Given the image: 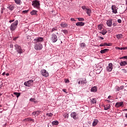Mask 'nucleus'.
Listing matches in <instances>:
<instances>
[{"mask_svg":"<svg viewBox=\"0 0 127 127\" xmlns=\"http://www.w3.org/2000/svg\"><path fill=\"white\" fill-rule=\"evenodd\" d=\"M118 22L119 23H122V20H121V19H119L118 20Z\"/></svg>","mask_w":127,"mask_h":127,"instance_id":"obj_48","label":"nucleus"},{"mask_svg":"<svg viewBox=\"0 0 127 127\" xmlns=\"http://www.w3.org/2000/svg\"><path fill=\"white\" fill-rule=\"evenodd\" d=\"M70 117L74 120H77L78 119V114L76 112H71L70 114Z\"/></svg>","mask_w":127,"mask_h":127,"instance_id":"obj_9","label":"nucleus"},{"mask_svg":"<svg viewBox=\"0 0 127 127\" xmlns=\"http://www.w3.org/2000/svg\"><path fill=\"white\" fill-rule=\"evenodd\" d=\"M77 82L79 84H81V79L77 80Z\"/></svg>","mask_w":127,"mask_h":127,"instance_id":"obj_51","label":"nucleus"},{"mask_svg":"<svg viewBox=\"0 0 127 127\" xmlns=\"http://www.w3.org/2000/svg\"><path fill=\"white\" fill-rule=\"evenodd\" d=\"M52 42L54 43H55V42H56L57 41V40H58V38H57V35H56L55 34H53L52 35V38H51Z\"/></svg>","mask_w":127,"mask_h":127,"instance_id":"obj_8","label":"nucleus"},{"mask_svg":"<svg viewBox=\"0 0 127 127\" xmlns=\"http://www.w3.org/2000/svg\"><path fill=\"white\" fill-rule=\"evenodd\" d=\"M90 103H91V104H93V105L94 104H97V99H96V98H93L91 100Z\"/></svg>","mask_w":127,"mask_h":127,"instance_id":"obj_27","label":"nucleus"},{"mask_svg":"<svg viewBox=\"0 0 127 127\" xmlns=\"http://www.w3.org/2000/svg\"><path fill=\"white\" fill-rule=\"evenodd\" d=\"M41 74L43 77H47L49 76V73L46 70V69H43L41 70Z\"/></svg>","mask_w":127,"mask_h":127,"instance_id":"obj_7","label":"nucleus"},{"mask_svg":"<svg viewBox=\"0 0 127 127\" xmlns=\"http://www.w3.org/2000/svg\"><path fill=\"white\" fill-rule=\"evenodd\" d=\"M4 14H8V12L7 11V10H5V9H4Z\"/></svg>","mask_w":127,"mask_h":127,"instance_id":"obj_43","label":"nucleus"},{"mask_svg":"<svg viewBox=\"0 0 127 127\" xmlns=\"http://www.w3.org/2000/svg\"><path fill=\"white\" fill-rule=\"evenodd\" d=\"M81 84H86L87 83V80L86 78H80Z\"/></svg>","mask_w":127,"mask_h":127,"instance_id":"obj_22","label":"nucleus"},{"mask_svg":"<svg viewBox=\"0 0 127 127\" xmlns=\"http://www.w3.org/2000/svg\"><path fill=\"white\" fill-rule=\"evenodd\" d=\"M46 116L48 117L49 118H52V117L53 116V114L51 113H47L46 114Z\"/></svg>","mask_w":127,"mask_h":127,"instance_id":"obj_32","label":"nucleus"},{"mask_svg":"<svg viewBox=\"0 0 127 127\" xmlns=\"http://www.w3.org/2000/svg\"><path fill=\"white\" fill-rule=\"evenodd\" d=\"M70 20L71 21H76V20H75V19L74 18H71Z\"/></svg>","mask_w":127,"mask_h":127,"instance_id":"obj_49","label":"nucleus"},{"mask_svg":"<svg viewBox=\"0 0 127 127\" xmlns=\"http://www.w3.org/2000/svg\"><path fill=\"white\" fill-rule=\"evenodd\" d=\"M124 88H125L124 86H121L120 87L119 90H123V89H124Z\"/></svg>","mask_w":127,"mask_h":127,"instance_id":"obj_45","label":"nucleus"},{"mask_svg":"<svg viewBox=\"0 0 127 127\" xmlns=\"http://www.w3.org/2000/svg\"><path fill=\"white\" fill-rule=\"evenodd\" d=\"M116 49H117L118 50H123V47L120 48V47H116Z\"/></svg>","mask_w":127,"mask_h":127,"instance_id":"obj_42","label":"nucleus"},{"mask_svg":"<svg viewBox=\"0 0 127 127\" xmlns=\"http://www.w3.org/2000/svg\"><path fill=\"white\" fill-rule=\"evenodd\" d=\"M17 38H18V36L17 37H15L13 38V40H14V41H15V40H16V39H17Z\"/></svg>","mask_w":127,"mask_h":127,"instance_id":"obj_47","label":"nucleus"},{"mask_svg":"<svg viewBox=\"0 0 127 127\" xmlns=\"http://www.w3.org/2000/svg\"><path fill=\"white\" fill-rule=\"evenodd\" d=\"M97 91H98V88H97V86H94L91 89V92H93V93H96Z\"/></svg>","mask_w":127,"mask_h":127,"instance_id":"obj_18","label":"nucleus"},{"mask_svg":"<svg viewBox=\"0 0 127 127\" xmlns=\"http://www.w3.org/2000/svg\"><path fill=\"white\" fill-rule=\"evenodd\" d=\"M99 38H100L101 40H104V37H100Z\"/></svg>","mask_w":127,"mask_h":127,"instance_id":"obj_56","label":"nucleus"},{"mask_svg":"<svg viewBox=\"0 0 127 127\" xmlns=\"http://www.w3.org/2000/svg\"><path fill=\"white\" fill-rule=\"evenodd\" d=\"M112 46L111 43H109V44H108L107 43H103V46Z\"/></svg>","mask_w":127,"mask_h":127,"instance_id":"obj_35","label":"nucleus"},{"mask_svg":"<svg viewBox=\"0 0 127 127\" xmlns=\"http://www.w3.org/2000/svg\"><path fill=\"white\" fill-rule=\"evenodd\" d=\"M120 64L121 66H126V65H127V61H121Z\"/></svg>","mask_w":127,"mask_h":127,"instance_id":"obj_24","label":"nucleus"},{"mask_svg":"<svg viewBox=\"0 0 127 127\" xmlns=\"http://www.w3.org/2000/svg\"><path fill=\"white\" fill-rule=\"evenodd\" d=\"M116 37L118 39H121V38H123V35L122 34H118L116 36Z\"/></svg>","mask_w":127,"mask_h":127,"instance_id":"obj_33","label":"nucleus"},{"mask_svg":"<svg viewBox=\"0 0 127 127\" xmlns=\"http://www.w3.org/2000/svg\"><path fill=\"white\" fill-rule=\"evenodd\" d=\"M34 81L33 80H29L24 83V85L26 87H31L33 85Z\"/></svg>","mask_w":127,"mask_h":127,"instance_id":"obj_6","label":"nucleus"},{"mask_svg":"<svg viewBox=\"0 0 127 127\" xmlns=\"http://www.w3.org/2000/svg\"><path fill=\"white\" fill-rule=\"evenodd\" d=\"M111 98H112V96L111 95L108 96V99H111Z\"/></svg>","mask_w":127,"mask_h":127,"instance_id":"obj_61","label":"nucleus"},{"mask_svg":"<svg viewBox=\"0 0 127 127\" xmlns=\"http://www.w3.org/2000/svg\"><path fill=\"white\" fill-rule=\"evenodd\" d=\"M97 28L98 30H100V31H102V29H103V25L100 24L98 26Z\"/></svg>","mask_w":127,"mask_h":127,"instance_id":"obj_30","label":"nucleus"},{"mask_svg":"<svg viewBox=\"0 0 127 127\" xmlns=\"http://www.w3.org/2000/svg\"><path fill=\"white\" fill-rule=\"evenodd\" d=\"M29 101L33 102V103H35V104H36V103L37 102V101H36L35 98H32L30 99Z\"/></svg>","mask_w":127,"mask_h":127,"instance_id":"obj_29","label":"nucleus"},{"mask_svg":"<svg viewBox=\"0 0 127 127\" xmlns=\"http://www.w3.org/2000/svg\"><path fill=\"white\" fill-rule=\"evenodd\" d=\"M122 70L123 71V73H127V71L125 69H122Z\"/></svg>","mask_w":127,"mask_h":127,"instance_id":"obj_46","label":"nucleus"},{"mask_svg":"<svg viewBox=\"0 0 127 127\" xmlns=\"http://www.w3.org/2000/svg\"><path fill=\"white\" fill-rule=\"evenodd\" d=\"M32 3V5L35 8H37L38 9L40 8V3L39 2V1L35 0L33 1Z\"/></svg>","mask_w":127,"mask_h":127,"instance_id":"obj_3","label":"nucleus"},{"mask_svg":"<svg viewBox=\"0 0 127 127\" xmlns=\"http://www.w3.org/2000/svg\"><path fill=\"white\" fill-rule=\"evenodd\" d=\"M55 30H57V28H53V29H52V32H53V31H55Z\"/></svg>","mask_w":127,"mask_h":127,"instance_id":"obj_44","label":"nucleus"},{"mask_svg":"<svg viewBox=\"0 0 127 127\" xmlns=\"http://www.w3.org/2000/svg\"><path fill=\"white\" fill-rule=\"evenodd\" d=\"M14 47L16 51L18 52L19 54H21V53H23V50L21 49V47H20L17 44H15L14 45Z\"/></svg>","mask_w":127,"mask_h":127,"instance_id":"obj_5","label":"nucleus"},{"mask_svg":"<svg viewBox=\"0 0 127 127\" xmlns=\"http://www.w3.org/2000/svg\"><path fill=\"white\" fill-rule=\"evenodd\" d=\"M78 21H84V20H85V19H84V18H82V17H80V18H76Z\"/></svg>","mask_w":127,"mask_h":127,"instance_id":"obj_36","label":"nucleus"},{"mask_svg":"<svg viewBox=\"0 0 127 127\" xmlns=\"http://www.w3.org/2000/svg\"><path fill=\"white\" fill-rule=\"evenodd\" d=\"M106 70L108 72H111L113 70V64L109 63L108 66L107 67Z\"/></svg>","mask_w":127,"mask_h":127,"instance_id":"obj_10","label":"nucleus"},{"mask_svg":"<svg viewBox=\"0 0 127 127\" xmlns=\"http://www.w3.org/2000/svg\"><path fill=\"white\" fill-rule=\"evenodd\" d=\"M111 8L112 9V12L113 13H118V8L116 5H113L111 7Z\"/></svg>","mask_w":127,"mask_h":127,"instance_id":"obj_12","label":"nucleus"},{"mask_svg":"<svg viewBox=\"0 0 127 127\" xmlns=\"http://www.w3.org/2000/svg\"><path fill=\"white\" fill-rule=\"evenodd\" d=\"M99 32L100 33L102 34V35H106V34H107V33L108 32V31H107V29H103V30H101V31Z\"/></svg>","mask_w":127,"mask_h":127,"instance_id":"obj_15","label":"nucleus"},{"mask_svg":"<svg viewBox=\"0 0 127 127\" xmlns=\"http://www.w3.org/2000/svg\"><path fill=\"white\" fill-rule=\"evenodd\" d=\"M122 50H127V47L122 48Z\"/></svg>","mask_w":127,"mask_h":127,"instance_id":"obj_50","label":"nucleus"},{"mask_svg":"<svg viewBox=\"0 0 127 127\" xmlns=\"http://www.w3.org/2000/svg\"><path fill=\"white\" fill-rule=\"evenodd\" d=\"M43 38L41 37H38L35 38L33 40V43L35 44L34 49L35 50H41L43 48V46L41 42H43Z\"/></svg>","mask_w":127,"mask_h":127,"instance_id":"obj_1","label":"nucleus"},{"mask_svg":"<svg viewBox=\"0 0 127 127\" xmlns=\"http://www.w3.org/2000/svg\"><path fill=\"white\" fill-rule=\"evenodd\" d=\"M81 8L86 12L88 16H91V13H92V10L91 9L87 8L85 5L82 6Z\"/></svg>","mask_w":127,"mask_h":127,"instance_id":"obj_4","label":"nucleus"},{"mask_svg":"<svg viewBox=\"0 0 127 127\" xmlns=\"http://www.w3.org/2000/svg\"><path fill=\"white\" fill-rule=\"evenodd\" d=\"M64 81H65V83H70V81L69 80V79H64Z\"/></svg>","mask_w":127,"mask_h":127,"instance_id":"obj_41","label":"nucleus"},{"mask_svg":"<svg viewBox=\"0 0 127 127\" xmlns=\"http://www.w3.org/2000/svg\"><path fill=\"white\" fill-rule=\"evenodd\" d=\"M124 106V102H117L115 105V108H120Z\"/></svg>","mask_w":127,"mask_h":127,"instance_id":"obj_13","label":"nucleus"},{"mask_svg":"<svg viewBox=\"0 0 127 127\" xmlns=\"http://www.w3.org/2000/svg\"><path fill=\"white\" fill-rule=\"evenodd\" d=\"M108 51H109V49H104V50H102L100 51V53L101 54H105V53L108 52Z\"/></svg>","mask_w":127,"mask_h":127,"instance_id":"obj_26","label":"nucleus"},{"mask_svg":"<svg viewBox=\"0 0 127 127\" xmlns=\"http://www.w3.org/2000/svg\"><path fill=\"white\" fill-rule=\"evenodd\" d=\"M2 75V76H4V75H5V72H3Z\"/></svg>","mask_w":127,"mask_h":127,"instance_id":"obj_59","label":"nucleus"},{"mask_svg":"<svg viewBox=\"0 0 127 127\" xmlns=\"http://www.w3.org/2000/svg\"><path fill=\"white\" fill-rule=\"evenodd\" d=\"M24 122H34V120L30 118H27L24 120Z\"/></svg>","mask_w":127,"mask_h":127,"instance_id":"obj_20","label":"nucleus"},{"mask_svg":"<svg viewBox=\"0 0 127 127\" xmlns=\"http://www.w3.org/2000/svg\"><path fill=\"white\" fill-rule=\"evenodd\" d=\"M77 26H84L85 25V23L83 22H78L76 23Z\"/></svg>","mask_w":127,"mask_h":127,"instance_id":"obj_17","label":"nucleus"},{"mask_svg":"<svg viewBox=\"0 0 127 127\" xmlns=\"http://www.w3.org/2000/svg\"><path fill=\"white\" fill-rule=\"evenodd\" d=\"M98 123H99V120H98L97 119H95L93 121V122L92 124L93 127H96V126L98 125Z\"/></svg>","mask_w":127,"mask_h":127,"instance_id":"obj_19","label":"nucleus"},{"mask_svg":"<svg viewBox=\"0 0 127 127\" xmlns=\"http://www.w3.org/2000/svg\"><path fill=\"white\" fill-rule=\"evenodd\" d=\"M27 12H28L27 10H24V11H23V12L24 13H27Z\"/></svg>","mask_w":127,"mask_h":127,"instance_id":"obj_57","label":"nucleus"},{"mask_svg":"<svg viewBox=\"0 0 127 127\" xmlns=\"http://www.w3.org/2000/svg\"><path fill=\"white\" fill-rule=\"evenodd\" d=\"M113 26H117V23H113Z\"/></svg>","mask_w":127,"mask_h":127,"instance_id":"obj_54","label":"nucleus"},{"mask_svg":"<svg viewBox=\"0 0 127 127\" xmlns=\"http://www.w3.org/2000/svg\"><path fill=\"white\" fill-rule=\"evenodd\" d=\"M85 46H86V44H85V43H82L80 44V47H81V48H84V47H85Z\"/></svg>","mask_w":127,"mask_h":127,"instance_id":"obj_37","label":"nucleus"},{"mask_svg":"<svg viewBox=\"0 0 127 127\" xmlns=\"http://www.w3.org/2000/svg\"><path fill=\"white\" fill-rule=\"evenodd\" d=\"M125 117H126L127 118V113L126 114Z\"/></svg>","mask_w":127,"mask_h":127,"instance_id":"obj_63","label":"nucleus"},{"mask_svg":"<svg viewBox=\"0 0 127 127\" xmlns=\"http://www.w3.org/2000/svg\"><path fill=\"white\" fill-rule=\"evenodd\" d=\"M99 46H100V47H103V46H104V44H101L99 45Z\"/></svg>","mask_w":127,"mask_h":127,"instance_id":"obj_55","label":"nucleus"},{"mask_svg":"<svg viewBox=\"0 0 127 127\" xmlns=\"http://www.w3.org/2000/svg\"><path fill=\"white\" fill-rule=\"evenodd\" d=\"M106 24L109 27H112V26L113 25V19L110 18L109 20H108L107 21Z\"/></svg>","mask_w":127,"mask_h":127,"instance_id":"obj_11","label":"nucleus"},{"mask_svg":"<svg viewBox=\"0 0 127 127\" xmlns=\"http://www.w3.org/2000/svg\"><path fill=\"white\" fill-rule=\"evenodd\" d=\"M62 32H63V33H64V34H67L68 33V31H67V30H63L62 31Z\"/></svg>","mask_w":127,"mask_h":127,"instance_id":"obj_38","label":"nucleus"},{"mask_svg":"<svg viewBox=\"0 0 127 127\" xmlns=\"http://www.w3.org/2000/svg\"><path fill=\"white\" fill-rule=\"evenodd\" d=\"M37 11L33 10L30 12V14L31 15H36L37 14Z\"/></svg>","mask_w":127,"mask_h":127,"instance_id":"obj_25","label":"nucleus"},{"mask_svg":"<svg viewBox=\"0 0 127 127\" xmlns=\"http://www.w3.org/2000/svg\"><path fill=\"white\" fill-rule=\"evenodd\" d=\"M126 5H127V0H126Z\"/></svg>","mask_w":127,"mask_h":127,"instance_id":"obj_64","label":"nucleus"},{"mask_svg":"<svg viewBox=\"0 0 127 127\" xmlns=\"http://www.w3.org/2000/svg\"><path fill=\"white\" fill-rule=\"evenodd\" d=\"M13 95H15V96H16L17 98H18L19 96H20V93L14 92Z\"/></svg>","mask_w":127,"mask_h":127,"instance_id":"obj_34","label":"nucleus"},{"mask_svg":"<svg viewBox=\"0 0 127 127\" xmlns=\"http://www.w3.org/2000/svg\"><path fill=\"white\" fill-rule=\"evenodd\" d=\"M63 92H66V90L65 89H63Z\"/></svg>","mask_w":127,"mask_h":127,"instance_id":"obj_62","label":"nucleus"},{"mask_svg":"<svg viewBox=\"0 0 127 127\" xmlns=\"http://www.w3.org/2000/svg\"><path fill=\"white\" fill-rule=\"evenodd\" d=\"M33 116H36V111L32 113Z\"/></svg>","mask_w":127,"mask_h":127,"instance_id":"obj_52","label":"nucleus"},{"mask_svg":"<svg viewBox=\"0 0 127 127\" xmlns=\"http://www.w3.org/2000/svg\"><path fill=\"white\" fill-rule=\"evenodd\" d=\"M63 117L64 119H68L69 118V115L68 114V113H64L63 115Z\"/></svg>","mask_w":127,"mask_h":127,"instance_id":"obj_31","label":"nucleus"},{"mask_svg":"<svg viewBox=\"0 0 127 127\" xmlns=\"http://www.w3.org/2000/svg\"><path fill=\"white\" fill-rule=\"evenodd\" d=\"M14 21V19L10 20L9 21V23H11V22H13Z\"/></svg>","mask_w":127,"mask_h":127,"instance_id":"obj_53","label":"nucleus"},{"mask_svg":"<svg viewBox=\"0 0 127 127\" xmlns=\"http://www.w3.org/2000/svg\"><path fill=\"white\" fill-rule=\"evenodd\" d=\"M6 76H9V73H6Z\"/></svg>","mask_w":127,"mask_h":127,"instance_id":"obj_60","label":"nucleus"},{"mask_svg":"<svg viewBox=\"0 0 127 127\" xmlns=\"http://www.w3.org/2000/svg\"><path fill=\"white\" fill-rule=\"evenodd\" d=\"M111 108V105L110 104H107L104 106V110L107 111V110H110Z\"/></svg>","mask_w":127,"mask_h":127,"instance_id":"obj_23","label":"nucleus"},{"mask_svg":"<svg viewBox=\"0 0 127 127\" xmlns=\"http://www.w3.org/2000/svg\"><path fill=\"white\" fill-rule=\"evenodd\" d=\"M15 3H16V4H17L18 5H20V4H21L22 2H21V0H14Z\"/></svg>","mask_w":127,"mask_h":127,"instance_id":"obj_21","label":"nucleus"},{"mask_svg":"<svg viewBox=\"0 0 127 127\" xmlns=\"http://www.w3.org/2000/svg\"><path fill=\"white\" fill-rule=\"evenodd\" d=\"M52 125L53 126H58L59 125V122L57 121H55L52 122Z\"/></svg>","mask_w":127,"mask_h":127,"instance_id":"obj_28","label":"nucleus"},{"mask_svg":"<svg viewBox=\"0 0 127 127\" xmlns=\"http://www.w3.org/2000/svg\"><path fill=\"white\" fill-rule=\"evenodd\" d=\"M7 8L10 10V11H12L14 9V5L13 4H8L7 6Z\"/></svg>","mask_w":127,"mask_h":127,"instance_id":"obj_14","label":"nucleus"},{"mask_svg":"<svg viewBox=\"0 0 127 127\" xmlns=\"http://www.w3.org/2000/svg\"><path fill=\"white\" fill-rule=\"evenodd\" d=\"M120 59H127V56H125L120 58Z\"/></svg>","mask_w":127,"mask_h":127,"instance_id":"obj_40","label":"nucleus"},{"mask_svg":"<svg viewBox=\"0 0 127 127\" xmlns=\"http://www.w3.org/2000/svg\"><path fill=\"white\" fill-rule=\"evenodd\" d=\"M61 27H63V28H65L68 27V25L66 22H62L61 23Z\"/></svg>","mask_w":127,"mask_h":127,"instance_id":"obj_16","label":"nucleus"},{"mask_svg":"<svg viewBox=\"0 0 127 127\" xmlns=\"http://www.w3.org/2000/svg\"><path fill=\"white\" fill-rule=\"evenodd\" d=\"M1 13H3V9H1L0 10Z\"/></svg>","mask_w":127,"mask_h":127,"instance_id":"obj_58","label":"nucleus"},{"mask_svg":"<svg viewBox=\"0 0 127 127\" xmlns=\"http://www.w3.org/2000/svg\"><path fill=\"white\" fill-rule=\"evenodd\" d=\"M40 113H41V111H36V116H38V115H39V114H40Z\"/></svg>","mask_w":127,"mask_h":127,"instance_id":"obj_39","label":"nucleus"},{"mask_svg":"<svg viewBox=\"0 0 127 127\" xmlns=\"http://www.w3.org/2000/svg\"><path fill=\"white\" fill-rule=\"evenodd\" d=\"M17 25H18V20H16L13 23L11 24L9 27L11 31H14L17 28Z\"/></svg>","mask_w":127,"mask_h":127,"instance_id":"obj_2","label":"nucleus"}]
</instances>
